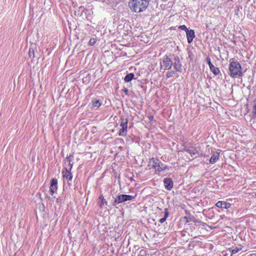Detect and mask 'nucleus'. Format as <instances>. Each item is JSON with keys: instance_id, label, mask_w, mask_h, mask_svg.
<instances>
[{"instance_id": "7", "label": "nucleus", "mask_w": 256, "mask_h": 256, "mask_svg": "<svg viewBox=\"0 0 256 256\" xmlns=\"http://www.w3.org/2000/svg\"><path fill=\"white\" fill-rule=\"evenodd\" d=\"M184 151H185L190 154L192 158L199 156V154L198 150H196V148L192 146H184Z\"/></svg>"}, {"instance_id": "24", "label": "nucleus", "mask_w": 256, "mask_h": 256, "mask_svg": "<svg viewBox=\"0 0 256 256\" xmlns=\"http://www.w3.org/2000/svg\"><path fill=\"white\" fill-rule=\"evenodd\" d=\"M178 28L182 30H184L186 32L188 30L185 25L180 26Z\"/></svg>"}, {"instance_id": "22", "label": "nucleus", "mask_w": 256, "mask_h": 256, "mask_svg": "<svg viewBox=\"0 0 256 256\" xmlns=\"http://www.w3.org/2000/svg\"><path fill=\"white\" fill-rule=\"evenodd\" d=\"M175 74V71L174 70H171L168 72L166 74V77L167 78H170L172 77Z\"/></svg>"}, {"instance_id": "11", "label": "nucleus", "mask_w": 256, "mask_h": 256, "mask_svg": "<svg viewBox=\"0 0 256 256\" xmlns=\"http://www.w3.org/2000/svg\"><path fill=\"white\" fill-rule=\"evenodd\" d=\"M165 188L170 190L173 187V182L170 178H165L164 180Z\"/></svg>"}, {"instance_id": "13", "label": "nucleus", "mask_w": 256, "mask_h": 256, "mask_svg": "<svg viewBox=\"0 0 256 256\" xmlns=\"http://www.w3.org/2000/svg\"><path fill=\"white\" fill-rule=\"evenodd\" d=\"M216 206L218 208L228 209L230 207L231 204L224 201H218L216 202Z\"/></svg>"}, {"instance_id": "12", "label": "nucleus", "mask_w": 256, "mask_h": 256, "mask_svg": "<svg viewBox=\"0 0 256 256\" xmlns=\"http://www.w3.org/2000/svg\"><path fill=\"white\" fill-rule=\"evenodd\" d=\"M186 34L188 42V44H190L192 42L194 38L195 37L194 32L192 30H188L186 32Z\"/></svg>"}, {"instance_id": "8", "label": "nucleus", "mask_w": 256, "mask_h": 256, "mask_svg": "<svg viewBox=\"0 0 256 256\" xmlns=\"http://www.w3.org/2000/svg\"><path fill=\"white\" fill-rule=\"evenodd\" d=\"M172 65L174 68L176 72H181L182 71V66L180 63V58L178 56H176L174 58Z\"/></svg>"}, {"instance_id": "19", "label": "nucleus", "mask_w": 256, "mask_h": 256, "mask_svg": "<svg viewBox=\"0 0 256 256\" xmlns=\"http://www.w3.org/2000/svg\"><path fill=\"white\" fill-rule=\"evenodd\" d=\"M230 252H232V254H234L239 252L242 250V248H238V247H232L230 248Z\"/></svg>"}, {"instance_id": "5", "label": "nucleus", "mask_w": 256, "mask_h": 256, "mask_svg": "<svg viewBox=\"0 0 256 256\" xmlns=\"http://www.w3.org/2000/svg\"><path fill=\"white\" fill-rule=\"evenodd\" d=\"M121 122L120 126L121 127L120 130L118 135L120 136H126L127 134V128H128V119L124 118H120Z\"/></svg>"}, {"instance_id": "26", "label": "nucleus", "mask_w": 256, "mask_h": 256, "mask_svg": "<svg viewBox=\"0 0 256 256\" xmlns=\"http://www.w3.org/2000/svg\"><path fill=\"white\" fill-rule=\"evenodd\" d=\"M206 61L207 62L210 67V66L213 65L211 62L210 58L209 56L206 57Z\"/></svg>"}, {"instance_id": "25", "label": "nucleus", "mask_w": 256, "mask_h": 256, "mask_svg": "<svg viewBox=\"0 0 256 256\" xmlns=\"http://www.w3.org/2000/svg\"><path fill=\"white\" fill-rule=\"evenodd\" d=\"M96 42V40L94 38H90L89 41V44L90 46H94Z\"/></svg>"}, {"instance_id": "21", "label": "nucleus", "mask_w": 256, "mask_h": 256, "mask_svg": "<svg viewBox=\"0 0 256 256\" xmlns=\"http://www.w3.org/2000/svg\"><path fill=\"white\" fill-rule=\"evenodd\" d=\"M100 199L101 200V202H100V208H102V206L104 205V204L105 203V204H107V202L105 200L104 198V197L102 195L100 196Z\"/></svg>"}, {"instance_id": "15", "label": "nucleus", "mask_w": 256, "mask_h": 256, "mask_svg": "<svg viewBox=\"0 0 256 256\" xmlns=\"http://www.w3.org/2000/svg\"><path fill=\"white\" fill-rule=\"evenodd\" d=\"M211 72L215 75L217 76L220 72V70L218 68L214 66V65L210 66V67Z\"/></svg>"}, {"instance_id": "28", "label": "nucleus", "mask_w": 256, "mask_h": 256, "mask_svg": "<svg viewBox=\"0 0 256 256\" xmlns=\"http://www.w3.org/2000/svg\"><path fill=\"white\" fill-rule=\"evenodd\" d=\"M254 197H256V192H254Z\"/></svg>"}, {"instance_id": "16", "label": "nucleus", "mask_w": 256, "mask_h": 256, "mask_svg": "<svg viewBox=\"0 0 256 256\" xmlns=\"http://www.w3.org/2000/svg\"><path fill=\"white\" fill-rule=\"evenodd\" d=\"M134 74L133 73H130L126 75V76L124 78V80L125 82H129L131 81L133 78H134Z\"/></svg>"}, {"instance_id": "18", "label": "nucleus", "mask_w": 256, "mask_h": 256, "mask_svg": "<svg viewBox=\"0 0 256 256\" xmlns=\"http://www.w3.org/2000/svg\"><path fill=\"white\" fill-rule=\"evenodd\" d=\"M101 106L100 100H94L92 101V106L98 108Z\"/></svg>"}, {"instance_id": "17", "label": "nucleus", "mask_w": 256, "mask_h": 256, "mask_svg": "<svg viewBox=\"0 0 256 256\" xmlns=\"http://www.w3.org/2000/svg\"><path fill=\"white\" fill-rule=\"evenodd\" d=\"M169 214V212H168V210L167 208L164 209V216L163 218H160L159 220V222L162 224L166 220V218L168 217Z\"/></svg>"}, {"instance_id": "10", "label": "nucleus", "mask_w": 256, "mask_h": 256, "mask_svg": "<svg viewBox=\"0 0 256 256\" xmlns=\"http://www.w3.org/2000/svg\"><path fill=\"white\" fill-rule=\"evenodd\" d=\"M71 168L72 167L70 168V170L66 168L64 170H63L62 172L63 178L68 180V182L69 180H72L73 177L72 174L70 172Z\"/></svg>"}, {"instance_id": "4", "label": "nucleus", "mask_w": 256, "mask_h": 256, "mask_svg": "<svg viewBox=\"0 0 256 256\" xmlns=\"http://www.w3.org/2000/svg\"><path fill=\"white\" fill-rule=\"evenodd\" d=\"M135 196L127 195V194H120L114 200L112 205L114 206H116L117 204H118L120 203L126 202V201H130L134 199Z\"/></svg>"}, {"instance_id": "3", "label": "nucleus", "mask_w": 256, "mask_h": 256, "mask_svg": "<svg viewBox=\"0 0 256 256\" xmlns=\"http://www.w3.org/2000/svg\"><path fill=\"white\" fill-rule=\"evenodd\" d=\"M149 164L152 165V168L155 170V172H161L166 169V166L158 158H150Z\"/></svg>"}, {"instance_id": "9", "label": "nucleus", "mask_w": 256, "mask_h": 256, "mask_svg": "<svg viewBox=\"0 0 256 256\" xmlns=\"http://www.w3.org/2000/svg\"><path fill=\"white\" fill-rule=\"evenodd\" d=\"M58 190V180L56 178H52L50 181V192L52 195L56 193Z\"/></svg>"}, {"instance_id": "27", "label": "nucleus", "mask_w": 256, "mask_h": 256, "mask_svg": "<svg viewBox=\"0 0 256 256\" xmlns=\"http://www.w3.org/2000/svg\"><path fill=\"white\" fill-rule=\"evenodd\" d=\"M124 92L126 94V93L128 92V90H124Z\"/></svg>"}, {"instance_id": "1", "label": "nucleus", "mask_w": 256, "mask_h": 256, "mask_svg": "<svg viewBox=\"0 0 256 256\" xmlns=\"http://www.w3.org/2000/svg\"><path fill=\"white\" fill-rule=\"evenodd\" d=\"M149 4V0H130L128 6L134 12L140 13L144 11Z\"/></svg>"}, {"instance_id": "20", "label": "nucleus", "mask_w": 256, "mask_h": 256, "mask_svg": "<svg viewBox=\"0 0 256 256\" xmlns=\"http://www.w3.org/2000/svg\"><path fill=\"white\" fill-rule=\"evenodd\" d=\"M254 104L252 106V114L253 116L256 118V98L254 100Z\"/></svg>"}, {"instance_id": "14", "label": "nucleus", "mask_w": 256, "mask_h": 256, "mask_svg": "<svg viewBox=\"0 0 256 256\" xmlns=\"http://www.w3.org/2000/svg\"><path fill=\"white\" fill-rule=\"evenodd\" d=\"M220 152H216L211 156L210 160V162L212 164H214L219 158Z\"/></svg>"}, {"instance_id": "2", "label": "nucleus", "mask_w": 256, "mask_h": 256, "mask_svg": "<svg viewBox=\"0 0 256 256\" xmlns=\"http://www.w3.org/2000/svg\"><path fill=\"white\" fill-rule=\"evenodd\" d=\"M230 76L232 78L242 76V72L241 65L236 60L230 59L228 67Z\"/></svg>"}, {"instance_id": "23", "label": "nucleus", "mask_w": 256, "mask_h": 256, "mask_svg": "<svg viewBox=\"0 0 256 256\" xmlns=\"http://www.w3.org/2000/svg\"><path fill=\"white\" fill-rule=\"evenodd\" d=\"M29 56L30 58H34V50H31L30 48L29 50Z\"/></svg>"}, {"instance_id": "6", "label": "nucleus", "mask_w": 256, "mask_h": 256, "mask_svg": "<svg viewBox=\"0 0 256 256\" xmlns=\"http://www.w3.org/2000/svg\"><path fill=\"white\" fill-rule=\"evenodd\" d=\"M172 64L173 62L170 58L168 56H165L160 63V68L164 70H170L171 68Z\"/></svg>"}]
</instances>
